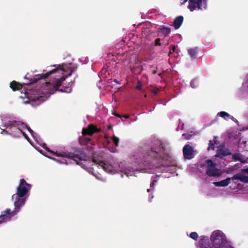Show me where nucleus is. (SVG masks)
Returning a JSON list of instances; mask_svg holds the SVG:
<instances>
[{
    "label": "nucleus",
    "instance_id": "obj_33",
    "mask_svg": "<svg viewBox=\"0 0 248 248\" xmlns=\"http://www.w3.org/2000/svg\"><path fill=\"white\" fill-rule=\"evenodd\" d=\"M156 181L155 180H153V182L152 183H151L150 184V186L151 187H153L154 186V183Z\"/></svg>",
    "mask_w": 248,
    "mask_h": 248
},
{
    "label": "nucleus",
    "instance_id": "obj_10",
    "mask_svg": "<svg viewBox=\"0 0 248 248\" xmlns=\"http://www.w3.org/2000/svg\"><path fill=\"white\" fill-rule=\"evenodd\" d=\"M100 131L101 129L98 128L95 125L90 124L87 127L82 129V134L83 135L92 136L93 134L98 133Z\"/></svg>",
    "mask_w": 248,
    "mask_h": 248
},
{
    "label": "nucleus",
    "instance_id": "obj_37",
    "mask_svg": "<svg viewBox=\"0 0 248 248\" xmlns=\"http://www.w3.org/2000/svg\"><path fill=\"white\" fill-rule=\"evenodd\" d=\"M124 117L125 118H128L129 117V116H128V115H125V116H124Z\"/></svg>",
    "mask_w": 248,
    "mask_h": 248
},
{
    "label": "nucleus",
    "instance_id": "obj_38",
    "mask_svg": "<svg viewBox=\"0 0 248 248\" xmlns=\"http://www.w3.org/2000/svg\"><path fill=\"white\" fill-rule=\"evenodd\" d=\"M171 54H172V52H171V51H170V52H169V55H170Z\"/></svg>",
    "mask_w": 248,
    "mask_h": 248
},
{
    "label": "nucleus",
    "instance_id": "obj_25",
    "mask_svg": "<svg viewBox=\"0 0 248 248\" xmlns=\"http://www.w3.org/2000/svg\"><path fill=\"white\" fill-rule=\"evenodd\" d=\"M161 39L160 38H156L155 40V46H160L161 45V44L160 43Z\"/></svg>",
    "mask_w": 248,
    "mask_h": 248
},
{
    "label": "nucleus",
    "instance_id": "obj_19",
    "mask_svg": "<svg viewBox=\"0 0 248 248\" xmlns=\"http://www.w3.org/2000/svg\"><path fill=\"white\" fill-rule=\"evenodd\" d=\"M188 53L191 59L195 58L197 54V51L195 49L190 48L188 50Z\"/></svg>",
    "mask_w": 248,
    "mask_h": 248
},
{
    "label": "nucleus",
    "instance_id": "obj_27",
    "mask_svg": "<svg viewBox=\"0 0 248 248\" xmlns=\"http://www.w3.org/2000/svg\"><path fill=\"white\" fill-rule=\"evenodd\" d=\"M178 46H173L172 47L171 50L172 51V52H176L178 53V49H177Z\"/></svg>",
    "mask_w": 248,
    "mask_h": 248
},
{
    "label": "nucleus",
    "instance_id": "obj_32",
    "mask_svg": "<svg viewBox=\"0 0 248 248\" xmlns=\"http://www.w3.org/2000/svg\"><path fill=\"white\" fill-rule=\"evenodd\" d=\"M22 135H23L24 136V137L27 139V140H29V137H28V136L24 132L22 131Z\"/></svg>",
    "mask_w": 248,
    "mask_h": 248
},
{
    "label": "nucleus",
    "instance_id": "obj_2",
    "mask_svg": "<svg viewBox=\"0 0 248 248\" xmlns=\"http://www.w3.org/2000/svg\"><path fill=\"white\" fill-rule=\"evenodd\" d=\"M73 72L71 68L66 64L59 65L57 67L51 70L44 74L35 75L30 83H36L38 80L41 79H46L49 76L52 74H57L56 76L60 77L57 78L54 83L53 88L55 91L59 90V88L62 85V82L65 78L70 76ZM61 92H64V89H61L59 90Z\"/></svg>",
    "mask_w": 248,
    "mask_h": 248
},
{
    "label": "nucleus",
    "instance_id": "obj_28",
    "mask_svg": "<svg viewBox=\"0 0 248 248\" xmlns=\"http://www.w3.org/2000/svg\"><path fill=\"white\" fill-rule=\"evenodd\" d=\"M27 129L28 131L31 133V134H32L33 133V130L29 126H28L27 125H26V127H23L22 128V129Z\"/></svg>",
    "mask_w": 248,
    "mask_h": 248
},
{
    "label": "nucleus",
    "instance_id": "obj_20",
    "mask_svg": "<svg viewBox=\"0 0 248 248\" xmlns=\"http://www.w3.org/2000/svg\"><path fill=\"white\" fill-rule=\"evenodd\" d=\"M218 115L225 120H227L230 117L229 114L225 111H220L218 113Z\"/></svg>",
    "mask_w": 248,
    "mask_h": 248
},
{
    "label": "nucleus",
    "instance_id": "obj_30",
    "mask_svg": "<svg viewBox=\"0 0 248 248\" xmlns=\"http://www.w3.org/2000/svg\"><path fill=\"white\" fill-rule=\"evenodd\" d=\"M241 171L242 173H246L248 174V167L247 168L242 169L241 170Z\"/></svg>",
    "mask_w": 248,
    "mask_h": 248
},
{
    "label": "nucleus",
    "instance_id": "obj_22",
    "mask_svg": "<svg viewBox=\"0 0 248 248\" xmlns=\"http://www.w3.org/2000/svg\"><path fill=\"white\" fill-rule=\"evenodd\" d=\"M112 140L115 146H118L119 143V139L115 136H113L112 138Z\"/></svg>",
    "mask_w": 248,
    "mask_h": 248
},
{
    "label": "nucleus",
    "instance_id": "obj_35",
    "mask_svg": "<svg viewBox=\"0 0 248 248\" xmlns=\"http://www.w3.org/2000/svg\"><path fill=\"white\" fill-rule=\"evenodd\" d=\"M115 115L118 118H121V117H122L121 115H120V114H116V113L115 114Z\"/></svg>",
    "mask_w": 248,
    "mask_h": 248
},
{
    "label": "nucleus",
    "instance_id": "obj_1",
    "mask_svg": "<svg viewBox=\"0 0 248 248\" xmlns=\"http://www.w3.org/2000/svg\"><path fill=\"white\" fill-rule=\"evenodd\" d=\"M31 187V185L27 183L25 179H20L19 185L16 188V192L12 197L13 200L15 199V209L11 211L10 209L7 208L2 212L0 215V224L9 220L19 211L21 207L25 204L27 195Z\"/></svg>",
    "mask_w": 248,
    "mask_h": 248
},
{
    "label": "nucleus",
    "instance_id": "obj_29",
    "mask_svg": "<svg viewBox=\"0 0 248 248\" xmlns=\"http://www.w3.org/2000/svg\"><path fill=\"white\" fill-rule=\"evenodd\" d=\"M46 150L48 152H50V153H51L52 154H53V155H56V156H60V155L57 153H55L54 152H52V151H51L47 147H46Z\"/></svg>",
    "mask_w": 248,
    "mask_h": 248
},
{
    "label": "nucleus",
    "instance_id": "obj_7",
    "mask_svg": "<svg viewBox=\"0 0 248 248\" xmlns=\"http://www.w3.org/2000/svg\"><path fill=\"white\" fill-rule=\"evenodd\" d=\"M207 166L206 168V173L210 176L217 177L221 175L219 170L217 168L216 163L211 159H207L205 161Z\"/></svg>",
    "mask_w": 248,
    "mask_h": 248
},
{
    "label": "nucleus",
    "instance_id": "obj_13",
    "mask_svg": "<svg viewBox=\"0 0 248 248\" xmlns=\"http://www.w3.org/2000/svg\"><path fill=\"white\" fill-rule=\"evenodd\" d=\"M232 180H238L244 183H248V176L242 173L235 174L232 177Z\"/></svg>",
    "mask_w": 248,
    "mask_h": 248
},
{
    "label": "nucleus",
    "instance_id": "obj_14",
    "mask_svg": "<svg viewBox=\"0 0 248 248\" xmlns=\"http://www.w3.org/2000/svg\"><path fill=\"white\" fill-rule=\"evenodd\" d=\"M184 17L182 16L176 17L173 21V26L175 30L178 29L183 23Z\"/></svg>",
    "mask_w": 248,
    "mask_h": 248
},
{
    "label": "nucleus",
    "instance_id": "obj_6",
    "mask_svg": "<svg viewBox=\"0 0 248 248\" xmlns=\"http://www.w3.org/2000/svg\"><path fill=\"white\" fill-rule=\"evenodd\" d=\"M4 126L6 127V133L14 137H20L22 135V128L26 127V124L20 121H10L5 124Z\"/></svg>",
    "mask_w": 248,
    "mask_h": 248
},
{
    "label": "nucleus",
    "instance_id": "obj_41",
    "mask_svg": "<svg viewBox=\"0 0 248 248\" xmlns=\"http://www.w3.org/2000/svg\"><path fill=\"white\" fill-rule=\"evenodd\" d=\"M183 136H186V134H183Z\"/></svg>",
    "mask_w": 248,
    "mask_h": 248
},
{
    "label": "nucleus",
    "instance_id": "obj_3",
    "mask_svg": "<svg viewBox=\"0 0 248 248\" xmlns=\"http://www.w3.org/2000/svg\"><path fill=\"white\" fill-rule=\"evenodd\" d=\"M168 156L166 152L165 144L162 142L155 141L151 149L146 155H143L141 158V162H149L152 159H165Z\"/></svg>",
    "mask_w": 248,
    "mask_h": 248
},
{
    "label": "nucleus",
    "instance_id": "obj_17",
    "mask_svg": "<svg viewBox=\"0 0 248 248\" xmlns=\"http://www.w3.org/2000/svg\"><path fill=\"white\" fill-rule=\"evenodd\" d=\"M10 87L13 91L19 90L22 89V85L15 81H13L10 83Z\"/></svg>",
    "mask_w": 248,
    "mask_h": 248
},
{
    "label": "nucleus",
    "instance_id": "obj_40",
    "mask_svg": "<svg viewBox=\"0 0 248 248\" xmlns=\"http://www.w3.org/2000/svg\"><path fill=\"white\" fill-rule=\"evenodd\" d=\"M157 92V90L156 91H155L154 93H156Z\"/></svg>",
    "mask_w": 248,
    "mask_h": 248
},
{
    "label": "nucleus",
    "instance_id": "obj_8",
    "mask_svg": "<svg viewBox=\"0 0 248 248\" xmlns=\"http://www.w3.org/2000/svg\"><path fill=\"white\" fill-rule=\"evenodd\" d=\"M93 162L95 165H97V167H101L103 170L108 173H112L114 170V168L112 165L108 164L107 162L103 161H98L95 159H93Z\"/></svg>",
    "mask_w": 248,
    "mask_h": 248
},
{
    "label": "nucleus",
    "instance_id": "obj_23",
    "mask_svg": "<svg viewBox=\"0 0 248 248\" xmlns=\"http://www.w3.org/2000/svg\"><path fill=\"white\" fill-rule=\"evenodd\" d=\"M215 148V145L212 143L211 140H210L209 143V147L208 148V150H214Z\"/></svg>",
    "mask_w": 248,
    "mask_h": 248
},
{
    "label": "nucleus",
    "instance_id": "obj_4",
    "mask_svg": "<svg viewBox=\"0 0 248 248\" xmlns=\"http://www.w3.org/2000/svg\"><path fill=\"white\" fill-rule=\"evenodd\" d=\"M62 156L73 160L76 164L80 165L83 168H85L81 161L86 162L88 156L83 148L74 149L73 153L65 152Z\"/></svg>",
    "mask_w": 248,
    "mask_h": 248
},
{
    "label": "nucleus",
    "instance_id": "obj_34",
    "mask_svg": "<svg viewBox=\"0 0 248 248\" xmlns=\"http://www.w3.org/2000/svg\"><path fill=\"white\" fill-rule=\"evenodd\" d=\"M114 82H115L116 83L119 84H121V83L120 82H119L117 79H114Z\"/></svg>",
    "mask_w": 248,
    "mask_h": 248
},
{
    "label": "nucleus",
    "instance_id": "obj_16",
    "mask_svg": "<svg viewBox=\"0 0 248 248\" xmlns=\"http://www.w3.org/2000/svg\"><path fill=\"white\" fill-rule=\"evenodd\" d=\"M86 136L82 134V136L79 137L78 141L80 145H86L90 141L91 139L86 137Z\"/></svg>",
    "mask_w": 248,
    "mask_h": 248
},
{
    "label": "nucleus",
    "instance_id": "obj_36",
    "mask_svg": "<svg viewBox=\"0 0 248 248\" xmlns=\"http://www.w3.org/2000/svg\"><path fill=\"white\" fill-rule=\"evenodd\" d=\"M190 136L189 135H186V139H189L190 138Z\"/></svg>",
    "mask_w": 248,
    "mask_h": 248
},
{
    "label": "nucleus",
    "instance_id": "obj_5",
    "mask_svg": "<svg viewBox=\"0 0 248 248\" xmlns=\"http://www.w3.org/2000/svg\"><path fill=\"white\" fill-rule=\"evenodd\" d=\"M210 239L214 248H233L230 245L224 233L220 230L214 231Z\"/></svg>",
    "mask_w": 248,
    "mask_h": 248
},
{
    "label": "nucleus",
    "instance_id": "obj_18",
    "mask_svg": "<svg viewBox=\"0 0 248 248\" xmlns=\"http://www.w3.org/2000/svg\"><path fill=\"white\" fill-rule=\"evenodd\" d=\"M159 31L163 35L166 36L170 33L171 30L170 28H167L164 26H162L161 27L159 28Z\"/></svg>",
    "mask_w": 248,
    "mask_h": 248
},
{
    "label": "nucleus",
    "instance_id": "obj_31",
    "mask_svg": "<svg viewBox=\"0 0 248 248\" xmlns=\"http://www.w3.org/2000/svg\"><path fill=\"white\" fill-rule=\"evenodd\" d=\"M142 87V85L141 83H139L136 86V88L138 90H140Z\"/></svg>",
    "mask_w": 248,
    "mask_h": 248
},
{
    "label": "nucleus",
    "instance_id": "obj_24",
    "mask_svg": "<svg viewBox=\"0 0 248 248\" xmlns=\"http://www.w3.org/2000/svg\"><path fill=\"white\" fill-rule=\"evenodd\" d=\"M197 83V79H193L191 82H190V85L192 88H196V84Z\"/></svg>",
    "mask_w": 248,
    "mask_h": 248
},
{
    "label": "nucleus",
    "instance_id": "obj_12",
    "mask_svg": "<svg viewBox=\"0 0 248 248\" xmlns=\"http://www.w3.org/2000/svg\"><path fill=\"white\" fill-rule=\"evenodd\" d=\"M231 155L230 151L225 148L224 146H221L219 147L217 151V154L215 155L216 157L222 158L224 156Z\"/></svg>",
    "mask_w": 248,
    "mask_h": 248
},
{
    "label": "nucleus",
    "instance_id": "obj_9",
    "mask_svg": "<svg viewBox=\"0 0 248 248\" xmlns=\"http://www.w3.org/2000/svg\"><path fill=\"white\" fill-rule=\"evenodd\" d=\"M193 148L189 144L185 145L183 149V154L185 159H191L194 158L195 155Z\"/></svg>",
    "mask_w": 248,
    "mask_h": 248
},
{
    "label": "nucleus",
    "instance_id": "obj_21",
    "mask_svg": "<svg viewBox=\"0 0 248 248\" xmlns=\"http://www.w3.org/2000/svg\"><path fill=\"white\" fill-rule=\"evenodd\" d=\"M189 237L194 240H197L198 238V234L196 232H192L190 233Z\"/></svg>",
    "mask_w": 248,
    "mask_h": 248
},
{
    "label": "nucleus",
    "instance_id": "obj_39",
    "mask_svg": "<svg viewBox=\"0 0 248 248\" xmlns=\"http://www.w3.org/2000/svg\"><path fill=\"white\" fill-rule=\"evenodd\" d=\"M157 92V90L156 91H155L154 93H156Z\"/></svg>",
    "mask_w": 248,
    "mask_h": 248
},
{
    "label": "nucleus",
    "instance_id": "obj_15",
    "mask_svg": "<svg viewBox=\"0 0 248 248\" xmlns=\"http://www.w3.org/2000/svg\"><path fill=\"white\" fill-rule=\"evenodd\" d=\"M231 180H232V177H228L220 181L214 182L213 184L217 186H226L229 184Z\"/></svg>",
    "mask_w": 248,
    "mask_h": 248
},
{
    "label": "nucleus",
    "instance_id": "obj_11",
    "mask_svg": "<svg viewBox=\"0 0 248 248\" xmlns=\"http://www.w3.org/2000/svg\"><path fill=\"white\" fill-rule=\"evenodd\" d=\"M200 248H213L207 236H202L199 241Z\"/></svg>",
    "mask_w": 248,
    "mask_h": 248
},
{
    "label": "nucleus",
    "instance_id": "obj_26",
    "mask_svg": "<svg viewBox=\"0 0 248 248\" xmlns=\"http://www.w3.org/2000/svg\"><path fill=\"white\" fill-rule=\"evenodd\" d=\"M232 158L234 160H238L239 161L242 162L241 159L239 157V156L238 155L235 154V155H233Z\"/></svg>",
    "mask_w": 248,
    "mask_h": 248
}]
</instances>
